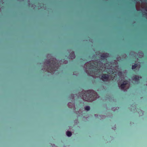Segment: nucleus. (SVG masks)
<instances>
[{
  "label": "nucleus",
  "instance_id": "nucleus-14",
  "mask_svg": "<svg viewBox=\"0 0 147 147\" xmlns=\"http://www.w3.org/2000/svg\"><path fill=\"white\" fill-rule=\"evenodd\" d=\"M146 11H147V7L146 8Z\"/></svg>",
  "mask_w": 147,
  "mask_h": 147
},
{
  "label": "nucleus",
  "instance_id": "nucleus-8",
  "mask_svg": "<svg viewBox=\"0 0 147 147\" xmlns=\"http://www.w3.org/2000/svg\"><path fill=\"white\" fill-rule=\"evenodd\" d=\"M66 135L69 137L71 136L72 135L71 131H67L66 133Z\"/></svg>",
  "mask_w": 147,
  "mask_h": 147
},
{
  "label": "nucleus",
  "instance_id": "nucleus-2",
  "mask_svg": "<svg viewBox=\"0 0 147 147\" xmlns=\"http://www.w3.org/2000/svg\"><path fill=\"white\" fill-rule=\"evenodd\" d=\"M45 62L46 64L47 65V66H48V68H49V69H50V67H51L52 68L55 67L57 68L58 63V61L55 59H53V60H51L50 62L47 61H46Z\"/></svg>",
  "mask_w": 147,
  "mask_h": 147
},
{
  "label": "nucleus",
  "instance_id": "nucleus-3",
  "mask_svg": "<svg viewBox=\"0 0 147 147\" xmlns=\"http://www.w3.org/2000/svg\"><path fill=\"white\" fill-rule=\"evenodd\" d=\"M119 87L123 90L127 89L129 86V82L127 81H121L120 83L118 84Z\"/></svg>",
  "mask_w": 147,
  "mask_h": 147
},
{
  "label": "nucleus",
  "instance_id": "nucleus-9",
  "mask_svg": "<svg viewBox=\"0 0 147 147\" xmlns=\"http://www.w3.org/2000/svg\"><path fill=\"white\" fill-rule=\"evenodd\" d=\"M70 57L71 59H73L75 58V54L74 52H72L70 53Z\"/></svg>",
  "mask_w": 147,
  "mask_h": 147
},
{
  "label": "nucleus",
  "instance_id": "nucleus-10",
  "mask_svg": "<svg viewBox=\"0 0 147 147\" xmlns=\"http://www.w3.org/2000/svg\"><path fill=\"white\" fill-rule=\"evenodd\" d=\"M109 56V54L108 53H105L103 54L101 57H102V59L103 58H105L108 57Z\"/></svg>",
  "mask_w": 147,
  "mask_h": 147
},
{
  "label": "nucleus",
  "instance_id": "nucleus-12",
  "mask_svg": "<svg viewBox=\"0 0 147 147\" xmlns=\"http://www.w3.org/2000/svg\"><path fill=\"white\" fill-rule=\"evenodd\" d=\"M139 112L141 113L140 115H142L143 114V113L141 111H140Z\"/></svg>",
  "mask_w": 147,
  "mask_h": 147
},
{
  "label": "nucleus",
  "instance_id": "nucleus-5",
  "mask_svg": "<svg viewBox=\"0 0 147 147\" xmlns=\"http://www.w3.org/2000/svg\"><path fill=\"white\" fill-rule=\"evenodd\" d=\"M141 67L140 64H135L134 65H132V69H134L136 68L137 69L139 70Z\"/></svg>",
  "mask_w": 147,
  "mask_h": 147
},
{
  "label": "nucleus",
  "instance_id": "nucleus-11",
  "mask_svg": "<svg viewBox=\"0 0 147 147\" xmlns=\"http://www.w3.org/2000/svg\"><path fill=\"white\" fill-rule=\"evenodd\" d=\"M84 109L86 111H89L90 109V107L89 106H87L84 107Z\"/></svg>",
  "mask_w": 147,
  "mask_h": 147
},
{
  "label": "nucleus",
  "instance_id": "nucleus-1",
  "mask_svg": "<svg viewBox=\"0 0 147 147\" xmlns=\"http://www.w3.org/2000/svg\"><path fill=\"white\" fill-rule=\"evenodd\" d=\"M82 98L85 101L92 102L96 99V93L93 90L83 91L82 92Z\"/></svg>",
  "mask_w": 147,
  "mask_h": 147
},
{
  "label": "nucleus",
  "instance_id": "nucleus-7",
  "mask_svg": "<svg viewBox=\"0 0 147 147\" xmlns=\"http://www.w3.org/2000/svg\"><path fill=\"white\" fill-rule=\"evenodd\" d=\"M68 106L70 108H73L74 110L75 109V105L71 102H69L68 104Z\"/></svg>",
  "mask_w": 147,
  "mask_h": 147
},
{
  "label": "nucleus",
  "instance_id": "nucleus-13",
  "mask_svg": "<svg viewBox=\"0 0 147 147\" xmlns=\"http://www.w3.org/2000/svg\"><path fill=\"white\" fill-rule=\"evenodd\" d=\"M141 56H142H142L143 55V54L142 53H141Z\"/></svg>",
  "mask_w": 147,
  "mask_h": 147
},
{
  "label": "nucleus",
  "instance_id": "nucleus-6",
  "mask_svg": "<svg viewBox=\"0 0 147 147\" xmlns=\"http://www.w3.org/2000/svg\"><path fill=\"white\" fill-rule=\"evenodd\" d=\"M109 76L107 74H103L102 75L101 79L102 80L104 81H107L109 78Z\"/></svg>",
  "mask_w": 147,
  "mask_h": 147
},
{
  "label": "nucleus",
  "instance_id": "nucleus-4",
  "mask_svg": "<svg viewBox=\"0 0 147 147\" xmlns=\"http://www.w3.org/2000/svg\"><path fill=\"white\" fill-rule=\"evenodd\" d=\"M142 78L140 76L138 75H134L132 78L133 80L135 81H138L140 79Z\"/></svg>",
  "mask_w": 147,
  "mask_h": 147
}]
</instances>
